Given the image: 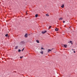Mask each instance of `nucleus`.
Wrapping results in <instances>:
<instances>
[{
    "mask_svg": "<svg viewBox=\"0 0 77 77\" xmlns=\"http://www.w3.org/2000/svg\"><path fill=\"white\" fill-rule=\"evenodd\" d=\"M62 46L63 47V45H62Z\"/></svg>",
    "mask_w": 77,
    "mask_h": 77,
    "instance_id": "25",
    "label": "nucleus"
},
{
    "mask_svg": "<svg viewBox=\"0 0 77 77\" xmlns=\"http://www.w3.org/2000/svg\"><path fill=\"white\" fill-rule=\"evenodd\" d=\"M35 18H37V17H38V14L35 15Z\"/></svg>",
    "mask_w": 77,
    "mask_h": 77,
    "instance_id": "12",
    "label": "nucleus"
},
{
    "mask_svg": "<svg viewBox=\"0 0 77 77\" xmlns=\"http://www.w3.org/2000/svg\"><path fill=\"white\" fill-rule=\"evenodd\" d=\"M8 36V34H6L5 35V36L6 37H7V36Z\"/></svg>",
    "mask_w": 77,
    "mask_h": 77,
    "instance_id": "14",
    "label": "nucleus"
},
{
    "mask_svg": "<svg viewBox=\"0 0 77 77\" xmlns=\"http://www.w3.org/2000/svg\"><path fill=\"white\" fill-rule=\"evenodd\" d=\"M36 41L37 43H39V40H37Z\"/></svg>",
    "mask_w": 77,
    "mask_h": 77,
    "instance_id": "10",
    "label": "nucleus"
},
{
    "mask_svg": "<svg viewBox=\"0 0 77 77\" xmlns=\"http://www.w3.org/2000/svg\"><path fill=\"white\" fill-rule=\"evenodd\" d=\"M28 34L27 33H26L24 36L26 38H27V35H28Z\"/></svg>",
    "mask_w": 77,
    "mask_h": 77,
    "instance_id": "4",
    "label": "nucleus"
},
{
    "mask_svg": "<svg viewBox=\"0 0 77 77\" xmlns=\"http://www.w3.org/2000/svg\"><path fill=\"white\" fill-rule=\"evenodd\" d=\"M51 28V26H49V29H50V28Z\"/></svg>",
    "mask_w": 77,
    "mask_h": 77,
    "instance_id": "16",
    "label": "nucleus"
},
{
    "mask_svg": "<svg viewBox=\"0 0 77 77\" xmlns=\"http://www.w3.org/2000/svg\"><path fill=\"white\" fill-rule=\"evenodd\" d=\"M62 8H64V5L63 4L62 6H61Z\"/></svg>",
    "mask_w": 77,
    "mask_h": 77,
    "instance_id": "7",
    "label": "nucleus"
},
{
    "mask_svg": "<svg viewBox=\"0 0 77 77\" xmlns=\"http://www.w3.org/2000/svg\"><path fill=\"white\" fill-rule=\"evenodd\" d=\"M46 16H47V17H48L49 16V15H48V14H46Z\"/></svg>",
    "mask_w": 77,
    "mask_h": 77,
    "instance_id": "13",
    "label": "nucleus"
},
{
    "mask_svg": "<svg viewBox=\"0 0 77 77\" xmlns=\"http://www.w3.org/2000/svg\"><path fill=\"white\" fill-rule=\"evenodd\" d=\"M18 46H16L15 47V49H17L18 48Z\"/></svg>",
    "mask_w": 77,
    "mask_h": 77,
    "instance_id": "11",
    "label": "nucleus"
},
{
    "mask_svg": "<svg viewBox=\"0 0 77 77\" xmlns=\"http://www.w3.org/2000/svg\"><path fill=\"white\" fill-rule=\"evenodd\" d=\"M20 51H21V50H20Z\"/></svg>",
    "mask_w": 77,
    "mask_h": 77,
    "instance_id": "24",
    "label": "nucleus"
},
{
    "mask_svg": "<svg viewBox=\"0 0 77 77\" xmlns=\"http://www.w3.org/2000/svg\"><path fill=\"white\" fill-rule=\"evenodd\" d=\"M70 43H72V41H70Z\"/></svg>",
    "mask_w": 77,
    "mask_h": 77,
    "instance_id": "21",
    "label": "nucleus"
},
{
    "mask_svg": "<svg viewBox=\"0 0 77 77\" xmlns=\"http://www.w3.org/2000/svg\"><path fill=\"white\" fill-rule=\"evenodd\" d=\"M41 49H42V50H44L45 49H44L43 48H41Z\"/></svg>",
    "mask_w": 77,
    "mask_h": 77,
    "instance_id": "18",
    "label": "nucleus"
},
{
    "mask_svg": "<svg viewBox=\"0 0 77 77\" xmlns=\"http://www.w3.org/2000/svg\"><path fill=\"white\" fill-rule=\"evenodd\" d=\"M40 53H41V54H43V51L40 52Z\"/></svg>",
    "mask_w": 77,
    "mask_h": 77,
    "instance_id": "9",
    "label": "nucleus"
},
{
    "mask_svg": "<svg viewBox=\"0 0 77 77\" xmlns=\"http://www.w3.org/2000/svg\"><path fill=\"white\" fill-rule=\"evenodd\" d=\"M63 20V18H60L59 19V20Z\"/></svg>",
    "mask_w": 77,
    "mask_h": 77,
    "instance_id": "8",
    "label": "nucleus"
},
{
    "mask_svg": "<svg viewBox=\"0 0 77 77\" xmlns=\"http://www.w3.org/2000/svg\"><path fill=\"white\" fill-rule=\"evenodd\" d=\"M24 48H23L22 50V51H23L24 50Z\"/></svg>",
    "mask_w": 77,
    "mask_h": 77,
    "instance_id": "17",
    "label": "nucleus"
},
{
    "mask_svg": "<svg viewBox=\"0 0 77 77\" xmlns=\"http://www.w3.org/2000/svg\"><path fill=\"white\" fill-rule=\"evenodd\" d=\"M73 50H74V53H75V51H74V49Z\"/></svg>",
    "mask_w": 77,
    "mask_h": 77,
    "instance_id": "19",
    "label": "nucleus"
},
{
    "mask_svg": "<svg viewBox=\"0 0 77 77\" xmlns=\"http://www.w3.org/2000/svg\"><path fill=\"white\" fill-rule=\"evenodd\" d=\"M53 49H48V53H50V51H51L53 50Z\"/></svg>",
    "mask_w": 77,
    "mask_h": 77,
    "instance_id": "1",
    "label": "nucleus"
},
{
    "mask_svg": "<svg viewBox=\"0 0 77 77\" xmlns=\"http://www.w3.org/2000/svg\"><path fill=\"white\" fill-rule=\"evenodd\" d=\"M63 47H65V48H66V47H67V45H63Z\"/></svg>",
    "mask_w": 77,
    "mask_h": 77,
    "instance_id": "5",
    "label": "nucleus"
},
{
    "mask_svg": "<svg viewBox=\"0 0 77 77\" xmlns=\"http://www.w3.org/2000/svg\"><path fill=\"white\" fill-rule=\"evenodd\" d=\"M55 30V31H58V30H59V29L57 28H56Z\"/></svg>",
    "mask_w": 77,
    "mask_h": 77,
    "instance_id": "6",
    "label": "nucleus"
},
{
    "mask_svg": "<svg viewBox=\"0 0 77 77\" xmlns=\"http://www.w3.org/2000/svg\"><path fill=\"white\" fill-rule=\"evenodd\" d=\"M21 44H25V42H24V41H22L20 42Z\"/></svg>",
    "mask_w": 77,
    "mask_h": 77,
    "instance_id": "2",
    "label": "nucleus"
},
{
    "mask_svg": "<svg viewBox=\"0 0 77 77\" xmlns=\"http://www.w3.org/2000/svg\"><path fill=\"white\" fill-rule=\"evenodd\" d=\"M23 56L22 57H20V59H22V58H23Z\"/></svg>",
    "mask_w": 77,
    "mask_h": 77,
    "instance_id": "15",
    "label": "nucleus"
},
{
    "mask_svg": "<svg viewBox=\"0 0 77 77\" xmlns=\"http://www.w3.org/2000/svg\"><path fill=\"white\" fill-rule=\"evenodd\" d=\"M63 23H65V21H63Z\"/></svg>",
    "mask_w": 77,
    "mask_h": 77,
    "instance_id": "20",
    "label": "nucleus"
},
{
    "mask_svg": "<svg viewBox=\"0 0 77 77\" xmlns=\"http://www.w3.org/2000/svg\"><path fill=\"white\" fill-rule=\"evenodd\" d=\"M26 15H27V12H26Z\"/></svg>",
    "mask_w": 77,
    "mask_h": 77,
    "instance_id": "23",
    "label": "nucleus"
},
{
    "mask_svg": "<svg viewBox=\"0 0 77 77\" xmlns=\"http://www.w3.org/2000/svg\"><path fill=\"white\" fill-rule=\"evenodd\" d=\"M72 50H73V49H72Z\"/></svg>",
    "mask_w": 77,
    "mask_h": 77,
    "instance_id": "26",
    "label": "nucleus"
},
{
    "mask_svg": "<svg viewBox=\"0 0 77 77\" xmlns=\"http://www.w3.org/2000/svg\"><path fill=\"white\" fill-rule=\"evenodd\" d=\"M18 51V52H20V49H19Z\"/></svg>",
    "mask_w": 77,
    "mask_h": 77,
    "instance_id": "22",
    "label": "nucleus"
},
{
    "mask_svg": "<svg viewBox=\"0 0 77 77\" xmlns=\"http://www.w3.org/2000/svg\"><path fill=\"white\" fill-rule=\"evenodd\" d=\"M47 33V31H45L42 32V33H43V34H44V33Z\"/></svg>",
    "mask_w": 77,
    "mask_h": 77,
    "instance_id": "3",
    "label": "nucleus"
}]
</instances>
